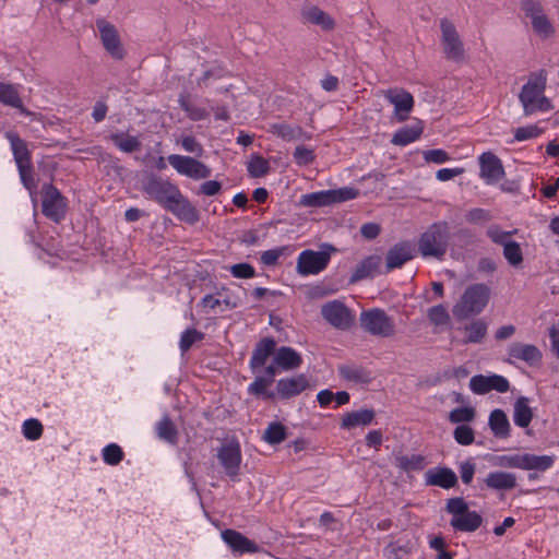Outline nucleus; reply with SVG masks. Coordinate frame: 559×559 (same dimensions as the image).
Returning <instances> with one entry per match:
<instances>
[{
    "label": "nucleus",
    "instance_id": "1",
    "mask_svg": "<svg viewBox=\"0 0 559 559\" xmlns=\"http://www.w3.org/2000/svg\"><path fill=\"white\" fill-rule=\"evenodd\" d=\"M276 342L271 337L262 338L254 347L250 368L255 376L249 392L257 396L270 399L273 394L267 389L273 384L280 367V353H275Z\"/></svg>",
    "mask_w": 559,
    "mask_h": 559
},
{
    "label": "nucleus",
    "instance_id": "2",
    "mask_svg": "<svg viewBox=\"0 0 559 559\" xmlns=\"http://www.w3.org/2000/svg\"><path fill=\"white\" fill-rule=\"evenodd\" d=\"M546 76L543 72L532 74L523 85L519 99L523 106L524 115L531 116L536 112H546L552 109L549 98L545 96Z\"/></svg>",
    "mask_w": 559,
    "mask_h": 559
},
{
    "label": "nucleus",
    "instance_id": "3",
    "mask_svg": "<svg viewBox=\"0 0 559 559\" xmlns=\"http://www.w3.org/2000/svg\"><path fill=\"white\" fill-rule=\"evenodd\" d=\"M450 240V226L447 222L430 225L418 239V251L423 258L442 260Z\"/></svg>",
    "mask_w": 559,
    "mask_h": 559
},
{
    "label": "nucleus",
    "instance_id": "4",
    "mask_svg": "<svg viewBox=\"0 0 559 559\" xmlns=\"http://www.w3.org/2000/svg\"><path fill=\"white\" fill-rule=\"evenodd\" d=\"M490 288L483 283L469 285L453 306L452 312L457 320L479 314L488 305Z\"/></svg>",
    "mask_w": 559,
    "mask_h": 559
},
{
    "label": "nucleus",
    "instance_id": "5",
    "mask_svg": "<svg viewBox=\"0 0 559 559\" xmlns=\"http://www.w3.org/2000/svg\"><path fill=\"white\" fill-rule=\"evenodd\" d=\"M445 511L452 515L450 525L457 532H475L483 524V518L476 511H469L467 502L462 497L450 498Z\"/></svg>",
    "mask_w": 559,
    "mask_h": 559
},
{
    "label": "nucleus",
    "instance_id": "6",
    "mask_svg": "<svg viewBox=\"0 0 559 559\" xmlns=\"http://www.w3.org/2000/svg\"><path fill=\"white\" fill-rule=\"evenodd\" d=\"M359 320L361 328L373 336L393 337L396 334L394 320L383 309L362 311Z\"/></svg>",
    "mask_w": 559,
    "mask_h": 559
},
{
    "label": "nucleus",
    "instance_id": "7",
    "mask_svg": "<svg viewBox=\"0 0 559 559\" xmlns=\"http://www.w3.org/2000/svg\"><path fill=\"white\" fill-rule=\"evenodd\" d=\"M357 195L358 190L350 187H344L304 194L301 195L299 203L307 207H320L353 200Z\"/></svg>",
    "mask_w": 559,
    "mask_h": 559
},
{
    "label": "nucleus",
    "instance_id": "8",
    "mask_svg": "<svg viewBox=\"0 0 559 559\" xmlns=\"http://www.w3.org/2000/svg\"><path fill=\"white\" fill-rule=\"evenodd\" d=\"M142 189L145 194L166 207L170 201H174L175 195L179 197V189L169 180L150 175L142 181Z\"/></svg>",
    "mask_w": 559,
    "mask_h": 559
},
{
    "label": "nucleus",
    "instance_id": "9",
    "mask_svg": "<svg viewBox=\"0 0 559 559\" xmlns=\"http://www.w3.org/2000/svg\"><path fill=\"white\" fill-rule=\"evenodd\" d=\"M441 44L448 60L462 62L465 58L464 44L455 25L448 19L440 20Z\"/></svg>",
    "mask_w": 559,
    "mask_h": 559
},
{
    "label": "nucleus",
    "instance_id": "10",
    "mask_svg": "<svg viewBox=\"0 0 559 559\" xmlns=\"http://www.w3.org/2000/svg\"><path fill=\"white\" fill-rule=\"evenodd\" d=\"M41 212L49 219L59 223L66 216L67 200L51 183L41 187Z\"/></svg>",
    "mask_w": 559,
    "mask_h": 559
},
{
    "label": "nucleus",
    "instance_id": "11",
    "mask_svg": "<svg viewBox=\"0 0 559 559\" xmlns=\"http://www.w3.org/2000/svg\"><path fill=\"white\" fill-rule=\"evenodd\" d=\"M385 99L394 106L393 118L397 122H404L409 118L414 108L413 95L403 88H389L381 92Z\"/></svg>",
    "mask_w": 559,
    "mask_h": 559
},
{
    "label": "nucleus",
    "instance_id": "12",
    "mask_svg": "<svg viewBox=\"0 0 559 559\" xmlns=\"http://www.w3.org/2000/svg\"><path fill=\"white\" fill-rule=\"evenodd\" d=\"M169 164L180 174L194 180L211 176V169L202 162L190 156L173 154L168 156Z\"/></svg>",
    "mask_w": 559,
    "mask_h": 559
},
{
    "label": "nucleus",
    "instance_id": "13",
    "mask_svg": "<svg viewBox=\"0 0 559 559\" xmlns=\"http://www.w3.org/2000/svg\"><path fill=\"white\" fill-rule=\"evenodd\" d=\"M321 314L326 322L338 330H347L354 322L352 311L340 300L324 304Z\"/></svg>",
    "mask_w": 559,
    "mask_h": 559
},
{
    "label": "nucleus",
    "instance_id": "14",
    "mask_svg": "<svg viewBox=\"0 0 559 559\" xmlns=\"http://www.w3.org/2000/svg\"><path fill=\"white\" fill-rule=\"evenodd\" d=\"M331 259L330 251H302L297 261V271L301 275L318 274L323 271Z\"/></svg>",
    "mask_w": 559,
    "mask_h": 559
},
{
    "label": "nucleus",
    "instance_id": "15",
    "mask_svg": "<svg viewBox=\"0 0 559 559\" xmlns=\"http://www.w3.org/2000/svg\"><path fill=\"white\" fill-rule=\"evenodd\" d=\"M97 27L104 48L112 58L121 60L126 52L116 27L105 20L97 21Z\"/></svg>",
    "mask_w": 559,
    "mask_h": 559
},
{
    "label": "nucleus",
    "instance_id": "16",
    "mask_svg": "<svg viewBox=\"0 0 559 559\" xmlns=\"http://www.w3.org/2000/svg\"><path fill=\"white\" fill-rule=\"evenodd\" d=\"M469 388L476 394H486L492 390L504 393L510 389V383L499 374L488 377L478 374L471 378Z\"/></svg>",
    "mask_w": 559,
    "mask_h": 559
},
{
    "label": "nucleus",
    "instance_id": "17",
    "mask_svg": "<svg viewBox=\"0 0 559 559\" xmlns=\"http://www.w3.org/2000/svg\"><path fill=\"white\" fill-rule=\"evenodd\" d=\"M217 457L229 477L238 475L241 463V452L238 442L223 444L218 450Z\"/></svg>",
    "mask_w": 559,
    "mask_h": 559
},
{
    "label": "nucleus",
    "instance_id": "18",
    "mask_svg": "<svg viewBox=\"0 0 559 559\" xmlns=\"http://www.w3.org/2000/svg\"><path fill=\"white\" fill-rule=\"evenodd\" d=\"M414 258V247L408 241H402L394 245L385 257V271L391 272L394 269L402 267L406 262Z\"/></svg>",
    "mask_w": 559,
    "mask_h": 559
},
{
    "label": "nucleus",
    "instance_id": "19",
    "mask_svg": "<svg viewBox=\"0 0 559 559\" xmlns=\"http://www.w3.org/2000/svg\"><path fill=\"white\" fill-rule=\"evenodd\" d=\"M480 177L489 185L499 181L504 176L501 160L491 152L483 153L479 157Z\"/></svg>",
    "mask_w": 559,
    "mask_h": 559
},
{
    "label": "nucleus",
    "instance_id": "20",
    "mask_svg": "<svg viewBox=\"0 0 559 559\" xmlns=\"http://www.w3.org/2000/svg\"><path fill=\"white\" fill-rule=\"evenodd\" d=\"M165 209L176 215L180 221L191 225L200 219L198 210L180 191L179 197L175 195L174 201H170Z\"/></svg>",
    "mask_w": 559,
    "mask_h": 559
},
{
    "label": "nucleus",
    "instance_id": "21",
    "mask_svg": "<svg viewBox=\"0 0 559 559\" xmlns=\"http://www.w3.org/2000/svg\"><path fill=\"white\" fill-rule=\"evenodd\" d=\"M426 486H436L442 489H450L457 485L456 474L449 467L437 466L425 473Z\"/></svg>",
    "mask_w": 559,
    "mask_h": 559
},
{
    "label": "nucleus",
    "instance_id": "22",
    "mask_svg": "<svg viewBox=\"0 0 559 559\" xmlns=\"http://www.w3.org/2000/svg\"><path fill=\"white\" fill-rule=\"evenodd\" d=\"M509 361L522 360L530 366H535L542 360V352L532 344L512 343L508 347Z\"/></svg>",
    "mask_w": 559,
    "mask_h": 559
},
{
    "label": "nucleus",
    "instance_id": "23",
    "mask_svg": "<svg viewBox=\"0 0 559 559\" xmlns=\"http://www.w3.org/2000/svg\"><path fill=\"white\" fill-rule=\"evenodd\" d=\"M310 388V379L306 373L282 377V400L300 395Z\"/></svg>",
    "mask_w": 559,
    "mask_h": 559
},
{
    "label": "nucleus",
    "instance_id": "24",
    "mask_svg": "<svg viewBox=\"0 0 559 559\" xmlns=\"http://www.w3.org/2000/svg\"><path fill=\"white\" fill-rule=\"evenodd\" d=\"M222 538L235 552L245 554L255 552L258 550V546L254 542L237 531L225 530L222 532Z\"/></svg>",
    "mask_w": 559,
    "mask_h": 559
},
{
    "label": "nucleus",
    "instance_id": "25",
    "mask_svg": "<svg viewBox=\"0 0 559 559\" xmlns=\"http://www.w3.org/2000/svg\"><path fill=\"white\" fill-rule=\"evenodd\" d=\"M374 416L376 413L372 409L354 411L344 415L341 427L344 429H353L359 426L365 427L373 421Z\"/></svg>",
    "mask_w": 559,
    "mask_h": 559
},
{
    "label": "nucleus",
    "instance_id": "26",
    "mask_svg": "<svg viewBox=\"0 0 559 559\" xmlns=\"http://www.w3.org/2000/svg\"><path fill=\"white\" fill-rule=\"evenodd\" d=\"M5 136L10 141L16 166L20 167L32 164L31 153L26 142L13 132H8Z\"/></svg>",
    "mask_w": 559,
    "mask_h": 559
},
{
    "label": "nucleus",
    "instance_id": "27",
    "mask_svg": "<svg viewBox=\"0 0 559 559\" xmlns=\"http://www.w3.org/2000/svg\"><path fill=\"white\" fill-rule=\"evenodd\" d=\"M417 540L416 539H407L403 542L399 539L394 543H391L386 548L385 552L388 559H409L412 554L417 550Z\"/></svg>",
    "mask_w": 559,
    "mask_h": 559
},
{
    "label": "nucleus",
    "instance_id": "28",
    "mask_svg": "<svg viewBox=\"0 0 559 559\" xmlns=\"http://www.w3.org/2000/svg\"><path fill=\"white\" fill-rule=\"evenodd\" d=\"M485 484L491 489L509 490L516 486V477L511 473L491 472L485 478Z\"/></svg>",
    "mask_w": 559,
    "mask_h": 559
},
{
    "label": "nucleus",
    "instance_id": "29",
    "mask_svg": "<svg viewBox=\"0 0 559 559\" xmlns=\"http://www.w3.org/2000/svg\"><path fill=\"white\" fill-rule=\"evenodd\" d=\"M424 131L421 121L414 126L404 127L397 130L392 136L391 143L397 146H405L420 138Z\"/></svg>",
    "mask_w": 559,
    "mask_h": 559
},
{
    "label": "nucleus",
    "instance_id": "30",
    "mask_svg": "<svg viewBox=\"0 0 559 559\" xmlns=\"http://www.w3.org/2000/svg\"><path fill=\"white\" fill-rule=\"evenodd\" d=\"M382 259L380 255H369L362 260L354 271L350 282L356 283L368 276L373 275L381 265Z\"/></svg>",
    "mask_w": 559,
    "mask_h": 559
},
{
    "label": "nucleus",
    "instance_id": "31",
    "mask_svg": "<svg viewBox=\"0 0 559 559\" xmlns=\"http://www.w3.org/2000/svg\"><path fill=\"white\" fill-rule=\"evenodd\" d=\"M530 400L525 396L519 397L513 406V421L521 428H526L533 419V411L528 405Z\"/></svg>",
    "mask_w": 559,
    "mask_h": 559
},
{
    "label": "nucleus",
    "instance_id": "32",
    "mask_svg": "<svg viewBox=\"0 0 559 559\" xmlns=\"http://www.w3.org/2000/svg\"><path fill=\"white\" fill-rule=\"evenodd\" d=\"M394 464L401 471L406 473L423 471L427 464L426 457L420 454L404 455L397 454L394 457Z\"/></svg>",
    "mask_w": 559,
    "mask_h": 559
},
{
    "label": "nucleus",
    "instance_id": "33",
    "mask_svg": "<svg viewBox=\"0 0 559 559\" xmlns=\"http://www.w3.org/2000/svg\"><path fill=\"white\" fill-rule=\"evenodd\" d=\"M0 103L17 108L22 114L27 116L31 112L23 106L22 99L12 84L0 83Z\"/></svg>",
    "mask_w": 559,
    "mask_h": 559
},
{
    "label": "nucleus",
    "instance_id": "34",
    "mask_svg": "<svg viewBox=\"0 0 559 559\" xmlns=\"http://www.w3.org/2000/svg\"><path fill=\"white\" fill-rule=\"evenodd\" d=\"M489 426L493 435L499 438H507L510 432V423L502 409H493L489 416Z\"/></svg>",
    "mask_w": 559,
    "mask_h": 559
},
{
    "label": "nucleus",
    "instance_id": "35",
    "mask_svg": "<svg viewBox=\"0 0 559 559\" xmlns=\"http://www.w3.org/2000/svg\"><path fill=\"white\" fill-rule=\"evenodd\" d=\"M157 437L170 444H176L178 441V430L169 415H164L155 427Z\"/></svg>",
    "mask_w": 559,
    "mask_h": 559
},
{
    "label": "nucleus",
    "instance_id": "36",
    "mask_svg": "<svg viewBox=\"0 0 559 559\" xmlns=\"http://www.w3.org/2000/svg\"><path fill=\"white\" fill-rule=\"evenodd\" d=\"M555 463L552 455L524 453L523 469L545 472Z\"/></svg>",
    "mask_w": 559,
    "mask_h": 559
},
{
    "label": "nucleus",
    "instance_id": "37",
    "mask_svg": "<svg viewBox=\"0 0 559 559\" xmlns=\"http://www.w3.org/2000/svg\"><path fill=\"white\" fill-rule=\"evenodd\" d=\"M109 139L124 153H133L141 148V142L136 136L127 133H112Z\"/></svg>",
    "mask_w": 559,
    "mask_h": 559
},
{
    "label": "nucleus",
    "instance_id": "38",
    "mask_svg": "<svg viewBox=\"0 0 559 559\" xmlns=\"http://www.w3.org/2000/svg\"><path fill=\"white\" fill-rule=\"evenodd\" d=\"M487 323L481 320H475L472 323L464 326L466 338L464 343H480L487 334Z\"/></svg>",
    "mask_w": 559,
    "mask_h": 559
},
{
    "label": "nucleus",
    "instance_id": "39",
    "mask_svg": "<svg viewBox=\"0 0 559 559\" xmlns=\"http://www.w3.org/2000/svg\"><path fill=\"white\" fill-rule=\"evenodd\" d=\"M338 372L342 378L348 381L357 383H368L370 381V373L361 367L342 365L338 367Z\"/></svg>",
    "mask_w": 559,
    "mask_h": 559
},
{
    "label": "nucleus",
    "instance_id": "40",
    "mask_svg": "<svg viewBox=\"0 0 559 559\" xmlns=\"http://www.w3.org/2000/svg\"><path fill=\"white\" fill-rule=\"evenodd\" d=\"M305 19L316 25H320L324 29H332L334 21L329 14L317 7H312L304 12Z\"/></svg>",
    "mask_w": 559,
    "mask_h": 559
},
{
    "label": "nucleus",
    "instance_id": "41",
    "mask_svg": "<svg viewBox=\"0 0 559 559\" xmlns=\"http://www.w3.org/2000/svg\"><path fill=\"white\" fill-rule=\"evenodd\" d=\"M302 365L301 355L292 347L282 346V372L293 371Z\"/></svg>",
    "mask_w": 559,
    "mask_h": 559
},
{
    "label": "nucleus",
    "instance_id": "42",
    "mask_svg": "<svg viewBox=\"0 0 559 559\" xmlns=\"http://www.w3.org/2000/svg\"><path fill=\"white\" fill-rule=\"evenodd\" d=\"M531 24L534 32L542 38H548L555 33V28L545 13L540 16H534Z\"/></svg>",
    "mask_w": 559,
    "mask_h": 559
},
{
    "label": "nucleus",
    "instance_id": "43",
    "mask_svg": "<svg viewBox=\"0 0 559 559\" xmlns=\"http://www.w3.org/2000/svg\"><path fill=\"white\" fill-rule=\"evenodd\" d=\"M503 255L511 265H519L523 261L521 247L518 242L510 240L503 246Z\"/></svg>",
    "mask_w": 559,
    "mask_h": 559
},
{
    "label": "nucleus",
    "instance_id": "44",
    "mask_svg": "<svg viewBox=\"0 0 559 559\" xmlns=\"http://www.w3.org/2000/svg\"><path fill=\"white\" fill-rule=\"evenodd\" d=\"M203 337L204 334L201 331H198L195 329L186 330L181 334L179 343V347L182 354L188 352L195 342L203 340Z\"/></svg>",
    "mask_w": 559,
    "mask_h": 559
},
{
    "label": "nucleus",
    "instance_id": "45",
    "mask_svg": "<svg viewBox=\"0 0 559 559\" xmlns=\"http://www.w3.org/2000/svg\"><path fill=\"white\" fill-rule=\"evenodd\" d=\"M520 5L521 11L530 21L534 20V16H540L545 13L540 0H521Z\"/></svg>",
    "mask_w": 559,
    "mask_h": 559
},
{
    "label": "nucleus",
    "instance_id": "46",
    "mask_svg": "<svg viewBox=\"0 0 559 559\" xmlns=\"http://www.w3.org/2000/svg\"><path fill=\"white\" fill-rule=\"evenodd\" d=\"M23 435L27 440L35 441L43 435V425L38 419H26L23 423Z\"/></svg>",
    "mask_w": 559,
    "mask_h": 559
},
{
    "label": "nucleus",
    "instance_id": "47",
    "mask_svg": "<svg viewBox=\"0 0 559 559\" xmlns=\"http://www.w3.org/2000/svg\"><path fill=\"white\" fill-rule=\"evenodd\" d=\"M428 318L436 326L445 325L450 322V316L444 306H433L428 310Z\"/></svg>",
    "mask_w": 559,
    "mask_h": 559
},
{
    "label": "nucleus",
    "instance_id": "48",
    "mask_svg": "<svg viewBox=\"0 0 559 559\" xmlns=\"http://www.w3.org/2000/svg\"><path fill=\"white\" fill-rule=\"evenodd\" d=\"M267 162L259 155H253L248 163V171L250 176L253 178L264 176L267 173Z\"/></svg>",
    "mask_w": 559,
    "mask_h": 559
},
{
    "label": "nucleus",
    "instance_id": "49",
    "mask_svg": "<svg viewBox=\"0 0 559 559\" xmlns=\"http://www.w3.org/2000/svg\"><path fill=\"white\" fill-rule=\"evenodd\" d=\"M123 459V452L121 448L116 443L106 445L103 450V460L108 465H117Z\"/></svg>",
    "mask_w": 559,
    "mask_h": 559
},
{
    "label": "nucleus",
    "instance_id": "50",
    "mask_svg": "<svg viewBox=\"0 0 559 559\" xmlns=\"http://www.w3.org/2000/svg\"><path fill=\"white\" fill-rule=\"evenodd\" d=\"M311 138L298 126H282V139L286 141H306Z\"/></svg>",
    "mask_w": 559,
    "mask_h": 559
},
{
    "label": "nucleus",
    "instance_id": "51",
    "mask_svg": "<svg viewBox=\"0 0 559 559\" xmlns=\"http://www.w3.org/2000/svg\"><path fill=\"white\" fill-rule=\"evenodd\" d=\"M524 454L500 455L496 457L495 465L507 468L523 469Z\"/></svg>",
    "mask_w": 559,
    "mask_h": 559
},
{
    "label": "nucleus",
    "instance_id": "52",
    "mask_svg": "<svg viewBox=\"0 0 559 559\" xmlns=\"http://www.w3.org/2000/svg\"><path fill=\"white\" fill-rule=\"evenodd\" d=\"M453 437L459 444L469 445L474 442V430L467 425H460L454 429Z\"/></svg>",
    "mask_w": 559,
    "mask_h": 559
},
{
    "label": "nucleus",
    "instance_id": "53",
    "mask_svg": "<svg viewBox=\"0 0 559 559\" xmlns=\"http://www.w3.org/2000/svg\"><path fill=\"white\" fill-rule=\"evenodd\" d=\"M475 412L471 407L454 408L449 414V420L453 424L469 423L474 419Z\"/></svg>",
    "mask_w": 559,
    "mask_h": 559
},
{
    "label": "nucleus",
    "instance_id": "54",
    "mask_svg": "<svg viewBox=\"0 0 559 559\" xmlns=\"http://www.w3.org/2000/svg\"><path fill=\"white\" fill-rule=\"evenodd\" d=\"M293 156H294L295 162L300 166L308 165V164L312 163L316 157L313 151L308 148L305 145H298L295 148Z\"/></svg>",
    "mask_w": 559,
    "mask_h": 559
},
{
    "label": "nucleus",
    "instance_id": "55",
    "mask_svg": "<svg viewBox=\"0 0 559 559\" xmlns=\"http://www.w3.org/2000/svg\"><path fill=\"white\" fill-rule=\"evenodd\" d=\"M17 169H19L20 178H21L23 186L31 192L33 190H35L36 183H35V179L33 176V165L28 164V165L20 166V167H17Z\"/></svg>",
    "mask_w": 559,
    "mask_h": 559
},
{
    "label": "nucleus",
    "instance_id": "56",
    "mask_svg": "<svg viewBox=\"0 0 559 559\" xmlns=\"http://www.w3.org/2000/svg\"><path fill=\"white\" fill-rule=\"evenodd\" d=\"M514 231H504L502 230L499 226H490L487 230V236L496 243H499L501 246H504V243H508L510 240H509V237L513 234Z\"/></svg>",
    "mask_w": 559,
    "mask_h": 559
},
{
    "label": "nucleus",
    "instance_id": "57",
    "mask_svg": "<svg viewBox=\"0 0 559 559\" xmlns=\"http://www.w3.org/2000/svg\"><path fill=\"white\" fill-rule=\"evenodd\" d=\"M230 273L237 278H251L254 276V269L249 263H238L230 267Z\"/></svg>",
    "mask_w": 559,
    "mask_h": 559
},
{
    "label": "nucleus",
    "instance_id": "58",
    "mask_svg": "<svg viewBox=\"0 0 559 559\" xmlns=\"http://www.w3.org/2000/svg\"><path fill=\"white\" fill-rule=\"evenodd\" d=\"M539 134L540 130L536 126L520 127L514 131V139L516 141H525L537 138Z\"/></svg>",
    "mask_w": 559,
    "mask_h": 559
},
{
    "label": "nucleus",
    "instance_id": "59",
    "mask_svg": "<svg viewBox=\"0 0 559 559\" xmlns=\"http://www.w3.org/2000/svg\"><path fill=\"white\" fill-rule=\"evenodd\" d=\"M424 158L428 163L442 164L450 159L449 154L440 148L424 152Z\"/></svg>",
    "mask_w": 559,
    "mask_h": 559
},
{
    "label": "nucleus",
    "instance_id": "60",
    "mask_svg": "<svg viewBox=\"0 0 559 559\" xmlns=\"http://www.w3.org/2000/svg\"><path fill=\"white\" fill-rule=\"evenodd\" d=\"M491 215L484 209H473L466 214V221L473 224L485 223L490 221Z\"/></svg>",
    "mask_w": 559,
    "mask_h": 559
},
{
    "label": "nucleus",
    "instance_id": "61",
    "mask_svg": "<svg viewBox=\"0 0 559 559\" xmlns=\"http://www.w3.org/2000/svg\"><path fill=\"white\" fill-rule=\"evenodd\" d=\"M263 440L270 444L280 443V421H273L263 433Z\"/></svg>",
    "mask_w": 559,
    "mask_h": 559
},
{
    "label": "nucleus",
    "instance_id": "62",
    "mask_svg": "<svg viewBox=\"0 0 559 559\" xmlns=\"http://www.w3.org/2000/svg\"><path fill=\"white\" fill-rule=\"evenodd\" d=\"M181 145L185 151L194 153L197 156H202L203 154L202 145L193 136H183L181 140Z\"/></svg>",
    "mask_w": 559,
    "mask_h": 559
},
{
    "label": "nucleus",
    "instance_id": "63",
    "mask_svg": "<svg viewBox=\"0 0 559 559\" xmlns=\"http://www.w3.org/2000/svg\"><path fill=\"white\" fill-rule=\"evenodd\" d=\"M460 474L464 484H471L475 474V464L471 461L462 462L460 464Z\"/></svg>",
    "mask_w": 559,
    "mask_h": 559
},
{
    "label": "nucleus",
    "instance_id": "64",
    "mask_svg": "<svg viewBox=\"0 0 559 559\" xmlns=\"http://www.w3.org/2000/svg\"><path fill=\"white\" fill-rule=\"evenodd\" d=\"M380 231H381V228L376 223H366L360 228V234L362 235V237H365L366 239H369V240L378 237Z\"/></svg>",
    "mask_w": 559,
    "mask_h": 559
}]
</instances>
